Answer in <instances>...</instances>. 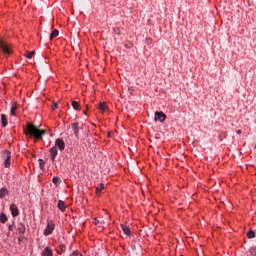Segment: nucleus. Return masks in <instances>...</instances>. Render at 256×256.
Listing matches in <instances>:
<instances>
[{"instance_id":"29","label":"nucleus","mask_w":256,"mask_h":256,"mask_svg":"<svg viewBox=\"0 0 256 256\" xmlns=\"http://www.w3.org/2000/svg\"><path fill=\"white\" fill-rule=\"evenodd\" d=\"M57 107H58V104L55 103L54 106H52V109H57Z\"/></svg>"},{"instance_id":"27","label":"nucleus","mask_w":256,"mask_h":256,"mask_svg":"<svg viewBox=\"0 0 256 256\" xmlns=\"http://www.w3.org/2000/svg\"><path fill=\"white\" fill-rule=\"evenodd\" d=\"M250 254L252 256H256V246H253L251 249H250Z\"/></svg>"},{"instance_id":"25","label":"nucleus","mask_w":256,"mask_h":256,"mask_svg":"<svg viewBox=\"0 0 256 256\" xmlns=\"http://www.w3.org/2000/svg\"><path fill=\"white\" fill-rule=\"evenodd\" d=\"M39 161V167H40V169H44L45 168V161H43V159H39L38 160Z\"/></svg>"},{"instance_id":"8","label":"nucleus","mask_w":256,"mask_h":256,"mask_svg":"<svg viewBox=\"0 0 256 256\" xmlns=\"http://www.w3.org/2000/svg\"><path fill=\"white\" fill-rule=\"evenodd\" d=\"M10 211L12 217H17L19 215V207H17L16 204L10 205Z\"/></svg>"},{"instance_id":"3","label":"nucleus","mask_w":256,"mask_h":256,"mask_svg":"<svg viewBox=\"0 0 256 256\" xmlns=\"http://www.w3.org/2000/svg\"><path fill=\"white\" fill-rule=\"evenodd\" d=\"M0 51H2L4 55H11V53H13V50L11 49V45L7 44L3 40H0Z\"/></svg>"},{"instance_id":"17","label":"nucleus","mask_w":256,"mask_h":256,"mask_svg":"<svg viewBox=\"0 0 256 256\" xmlns=\"http://www.w3.org/2000/svg\"><path fill=\"white\" fill-rule=\"evenodd\" d=\"M98 109L102 112L105 113V111L107 110V104H105V102H102L99 104Z\"/></svg>"},{"instance_id":"15","label":"nucleus","mask_w":256,"mask_h":256,"mask_svg":"<svg viewBox=\"0 0 256 256\" xmlns=\"http://www.w3.org/2000/svg\"><path fill=\"white\" fill-rule=\"evenodd\" d=\"M6 195H9V190L7 188H1L0 189V199H3Z\"/></svg>"},{"instance_id":"5","label":"nucleus","mask_w":256,"mask_h":256,"mask_svg":"<svg viewBox=\"0 0 256 256\" xmlns=\"http://www.w3.org/2000/svg\"><path fill=\"white\" fill-rule=\"evenodd\" d=\"M167 119V115L163 112H156L154 121H159L160 123H164V121Z\"/></svg>"},{"instance_id":"6","label":"nucleus","mask_w":256,"mask_h":256,"mask_svg":"<svg viewBox=\"0 0 256 256\" xmlns=\"http://www.w3.org/2000/svg\"><path fill=\"white\" fill-rule=\"evenodd\" d=\"M50 159L55 162V159H57V155L59 154V150H57V146H53L50 148Z\"/></svg>"},{"instance_id":"23","label":"nucleus","mask_w":256,"mask_h":256,"mask_svg":"<svg viewBox=\"0 0 256 256\" xmlns=\"http://www.w3.org/2000/svg\"><path fill=\"white\" fill-rule=\"evenodd\" d=\"M35 55V51L27 52L26 57L27 59H33V56Z\"/></svg>"},{"instance_id":"1","label":"nucleus","mask_w":256,"mask_h":256,"mask_svg":"<svg viewBox=\"0 0 256 256\" xmlns=\"http://www.w3.org/2000/svg\"><path fill=\"white\" fill-rule=\"evenodd\" d=\"M25 135H30V137H34L35 141H41L43 139V135H47L46 130H40L33 124H27L26 129H24Z\"/></svg>"},{"instance_id":"2","label":"nucleus","mask_w":256,"mask_h":256,"mask_svg":"<svg viewBox=\"0 0 256 256\" xmlns=\"http://www.w3.org/2000/svg\"><path fill=\"white\" fill-rule=\"evenodd\" d=\"M1 159H3L6 169H9L11 167V151L3 150L1 152Z\"/></svg>"},{"instance_id":"16","label":"nucleus","mask_w":256,"mask_h":256,"mask_svg":"<svg viewBox=\"0 0 256 256\" xmlns=\"http://www.w3.org/2000/svg\"><path fill=\"white\" fill-rule=\"evenodd\" d=\"M16 111H17V102H13L12 106H11V110H10L11 115H13V117L16 116V114H15Z\"/></svg>"},{"instance_id":"4","label":"nucleus","mask_w":256,"mask_h":256,"mask_svg":"<svg viewBox=\"0 0 256 256\" xmlns=\"http://www.w3.org/2000/svg\"><path fill=\"white\" fill-rule=\"evenodd\" d=\"M53 231H55V223L53 221H49L47 223L46 228L44 229L43 235H45V237H47L48 235H51V233H53Z\"/></svg>"},{"instance_id":"24","label":"nucleus","mask_w":256,"mask_h":256,"mask_svg":"<svg viewBox=\"0 0 256 256\" xmlns=\"http://www.w3.org/2000/svg\"><path fill=\"white\" fill-rule=\"evenodd\" d=\"M60 181H61V178H59L57 176L52 179V182L54 183V185H59Z\"/></svg>"},{"instance_id":"20","label":"nucleus","mask_w":256,"mask_h":256,"mask_svg":"<svg viewBox=\"0 0 256 256\" xmlns=\"http://www.w3.org/2000/svg\"><path fill=\"white\" fill-rule=\"evenodd\" d=\"M0 221L2 222V223H7V214H5V213H1L0 214Z\"/></svg>"},{"instance_id":"11","label":"nucleus","mask_w":256,"mask_h":256,"mask_svg":"<svg viewBox=\"0 0 256 256\" xmlns=\"http://www.w3.org/2000/svg\"><path fill=\"white\" fill-rule=\"evenodd\" d=\"M42 255L43 256H53V250H51V248H49V246H47L44 248Z\"/></svg>"},{"instance_id":"28","label":"nucleus","mask_w":256,"mask_h":256,"mask_svg":"<svg viewBox=\"0 0 256 256\" xmlns=\"http://www.w3.org/2000/svg\"><path fill=\"white\" fill-rule=\"evenodd\" d=\"M226 137H227V133H225V132H222V133L219 135L220 141H222V139H225Z\"/></svg>"},{"instance_id":"32","label":"nucleus","mask_w":256,"mask_h":256,"mask_svg":"<svg viewBox=\"0 0 256 256\" xmlns=\"http://www.w3.org/2000/svg\"><path fill=\"white\" fill-rule=\"evenodd\" d=\"M64 247H65V246H64V245H62V246H61V249H63Z\"/></svg>"},{"instance_id":"19","label":"nucleus","mask_w":256,"mask_h":256,"mask_svg":"<svg viewBox=\"0 0 256 256\" xmlns=\"http://www.w3.org/2000/svg\"><path fill=\"white\" fill-rule=\"evenodd\" d=\"M103 189H105V185H103V183L99 184L96 188L97 195L101 194V191H103Z\"/></svg>"},{"instance_id":"31","label":"nucleus","mask_w":256,"mask_h":256,"mask_svg":"<svg viewBox=\"0 0 256 256\" xmlns=\"http://www.w3.org/2000/svg\"><path fill=\"white\" fill-rule=\"evenodd\" d=\"M108 137H111V133H108Z\"/></svg>"},{"instance_id":"18","label":"nucleus","mask_w":256,"mask_h":256,"mask_svg":"<svg viewBox=\"0 0 256 256\" xmlns=\"http://www.w3.org/2000/svg\"><path fill=\"white\" fill-rule=\"evenodd\" d=\"M58 209H60L62 212H65V202L63 200L58 201Z\"/></svg>"},{"instance_id":"9","label":"nucleus","mask_w":256,"mask_h":256,"mask_svg":"<svg viewBox=\"0 0 256 256\" xmlns=\"http://www.w3.org/2000/svg\"><path fill=\"white\" fill-rule=\"evenodd\" d=\"M71 129L74 132L76 139H79V123H72Z\"/></svg>"},{"instance_id":"26","label":"nucleus","mask_w":256,"mask_h":256,"mask_svg":"<svg viewBox=\"0 0 256 256\" xmlns=\"http://www.w3.org/2000/svg\"><path fill=\"white\" fill-rule=\"evenodd\" d=\"M15 225V221H12V223L8 224V231H13V227Z\"/></svg>"},{"instance_id":"13","label":"nucleus","mask_w":256,"mask_h":256,"mask_svg":"<svg viewBox=\"0 0 256 256\" xmlns=\"http://www.w3.org/2000/svg\"><path fill=\"white\" fill-rule=\"evenodd\" d=\"M55 37H59V30L55 29L51 32V34L49 35V40L53 41V39H55Z\"/></svg>"},{"instance_id":"21","label":"nucleus","mask_w":256,"mask_h":256,"mask_svg":"<svg viewBox=\"0 0 256 256\" xmlns=\"http://www.w3.org/2000/svg\"><path fill=\"white\" fill-rule=\"evenodd\" d=\"M247 237H248V239H254V237H255V231L249 230V231L247 232Z\"/></svg>"},{"instance_id":"10","label":"nucleus","mask_w":256,"mask_h":256,"mask_svg":"<svg viewBox=\"0 0 256 256\" xmlns=\"http://www.w3.org/2000/svg\"><path fill=\"white\" fill-rule=\"evenodd\" d=\"M17 231L20 235H25V231H26V228H25V224L23 223H18L17 224Z\"/></svg>"},{"instance_id":"12","label":"nucleus","mask_w":256,"mask_h":256,"mask_svg":"<svg viewBox=\"0 0 256 256\" xmlns=\"http://www.w3.org/2000/svg\"><path fill=\"white\" fill-rule=\"evenodd\" d=\"M121 229L124 232L125 235L129 237L131 235V230L129 229V226H125V224H121Z\"/></svg>"},{"instance_id":"14","label":"nucleus","mask_w":256,"mask_h":256,"mask_svg":"<svg viewBox=\"0 0 256 256\" xmlns=\"http://www.w3.org/2000/svg\"><path fill=\"white\" fill-rule=\"evenodd\" d=\"M1 125L2 127H7L8 125L7 116L5 114H1Z\"/></svg>"},{"instance_id":"7","label":"nucleus","mask_w":256,"mask_h":256,"mask_svg":"<svg viewBox=\"0 0 256 256\" xmlns=\"http://www.w3.org/2000/svg\"><path fill=\"white\" fill-rule=\"evenodd\" d=\"M55 147H58V149L60 151H64L65 150V141H63V139H61V138L56 139Z\"/></svg>"},{"instance_id":"22","label":"nucleus","mask_w":256,"mask_h":256,"mask_svg":"<svg viewBox=\"0 0 256 256\" xmlns=\"http://www.w3.org/2000/svg\"><path fill=\"white\" fill-rule=\"evenodd\" d=\"M72 107L75 109V111H79V102L72 101Z\"/></svg>"},{"instance_id":"30","label":"nucleus","mask_w":256,"mask_h":256,"mask_svg":"<svg viewBox=\"0 0 256 256\" xmlns=\"http://www.w3.org/2000/svg\"><path fill=\"white\" fill-rule=\"evenodd\" d=\"M242 133H243L242 130H237V134H238V135H241Z\"/></svg>"}]
</instances>
